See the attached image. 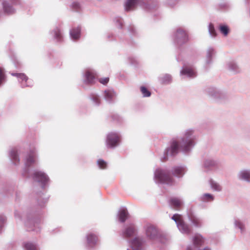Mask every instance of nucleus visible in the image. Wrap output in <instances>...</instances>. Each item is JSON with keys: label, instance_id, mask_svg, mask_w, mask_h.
Returning <instances> with one entry per match:
<instances>
[{"label": "nucleus", "instance_id": "1", "mask_svg": "<svg viewBox=\"0 0 250 250\" xmlns=\"http://www.w3.org/2000/svg\"><path fill=\"white\" fill-rule=\"evenodd\" d=\"M196 138L197 135L194 128H189L185 129L179 140L181 151L185 154L190 152L196 144Z\"/></svg>", "mask_w": 250, "mask_h": 250}, {"label": "nucleus", "instance_id": "2", "mask_svg": "<svg viewBox=\"0 0 250 250\" xmlns=\"http://www.w3.org/2000/svg\"><path fill=\"white\" fill-rule=\"evenodd\" d=\"M14 217L17 222L24 223L29 231H35L37 232L40 231L39 220L33 218L30 213L16 210L14 212Z\"/></svg>", "mask_w": 250, "mask_h": 250}, {"label": "nucleus", "instance_id": "3", "mask_svg": "<svg viewBox=\"0 0 250 250\" xmlns=\"http://www.w3.org/2000/svg\"><path fill=\"white\" fill-rule=\"evenodd\" d=\"M139 5L146 11H152L158 7V3L155 1L152 4L146 3L144 0H126L125 3V9L127 11L134 10L137 6Z\"/></svg>", "mask_w": 250, "mask_h": 250}, {"label": "nucleus", "instance_id": "4", "mask_svg": "<svg viewBox=\"0 0 250 250\" xmlns=\"http://www.w3.org/2000/svg\"><path fill=\"white\" fill-rule=\"evenodd\" d=\"M154 180L157 184H165L172 185L174 184L173 178L170 175L168 170L157 168L154 171Z\"/></svg>", "mask_w": 250, "mask_h": 250}, {"label": "nucleus", "instance_id": "5", "mask_svg": "<svg viewBox=\"0 0 250 250\" xmlns=\"http://www.w3.org/2000/svg\"><path fill=\"white\" fill-rule=\"evenodd\" d=\"M179 150H181L180 142L175 140H172L169 146L166 148L163 156L161 157V161L165 162L168 159V157L175 156L178 153Z\"/></svg>", "mask_w": 250, "mask_h": 250}, {"label": "nucleus", "instance_id": "6", "mask_svg": "<svg viewBox=\"0 0 250 250\" xmlns=\"http://www.w3.org/2000/svg\"><path fill=\"white\" fill-rule=\"evenodd\" d=\"M146 238L153 241L160 237V233L158 229L154 225L150 223L146 224L143 227Z\"/></svg>", "mask_w": 250, "mask_h": 250}, {"label": "nucleus", "instance_id": "7", "mask_svg": "<svg viewBox=\"0 0 250 250\" xmlns=\"http://www.w3.org/2000/svg\"><path fill=\"white\" fill-rule=\"evenodd\" d=\"M121 136L118 132H111L106 135V146L108 148H114L120 143Z\"/></svg>", "mask_w": 250, "mask_h": 250}, {"label": "nucleus", "instance_id": "8", "mask_svg": "<svg viewBox=\"0 0 250 250\" xmlns=\"http://www.w3.org/2000/svg\"><path fill=\"white\" fill-rule=\"evenodd\" d=\"M206 92L209 96L218 101H222L228 97L227 93L224 91L214 87L208 88Z\"/></svg>", "mask_w": 250, "mask_h": 250}, {"label": "nucleus", "instance_id": "9", "mask_svg": "<svg viewBox=\"0 0 250 250\" xmlns=\"http://www.w3.org/2000/svg\"><path fill=\"white\" fill-rule=\"evenodd\" d=\"M32 178L42 188H45L49 182V178L47 175L42 171H35L32 174Z\"/></svg>", "mask_w": 250, "mask_h": 250}, {"label": "nucleus", "instance_id": "10", "mask_svg": "<svg viewBox=\"0 0 250 250\" xmlns=\"http://www.w3.org/2000/svg\"><path fill=\"white\" fill-rule=\"evenodd\" d=\"M171 219L175 222L177 228L182 233L188 234L191 232L190 228L183 221L181 215L175 214L173 215Z\"/></svg>", "mask_w": 250, "mask_h": 250}, {"label": "nucleus", "instance_id": "11", "mask_svg": "<svg viewBox=\"0 0 250 250\" xmlns=\"http://www.w3.org/2000/svg\"><path fill=\"white\" fill-rule=\"evenodd\" d=\"M36 154V151L35 149L30 150L25 159V168L22 173V174L25 177L29 176L28 173L29 170V167L35 163Z\"/></svg>", "mask_w": 250, "mask_h": 250}, {"label": "nucleus", "instance_id": "12", "mask_svg": "<svg viewBox=\"0 0 250 250\" xmlns=\"http://www.w3.org/2000/svg\"><path fill=\"white\" fill-rule=\"evenodd\" d=\"M192 244L188 246L186 250H197L205 242V238L200 234L196 233L192 237Z\"/></svg>", "mask_w": 250, "mask_h": 250}, {"label": "nucleus", "instance_id": "13", "mask_svg": "<svg viewBox=\"0 0 250 250\" xmlns=\"http://www.w3.org/2000/svg\"><path fill=\"white\" fill-rule=\"evenodd\" d=\"M174 40L178 44L181 45L188 41V36L186 31L180 27L177 28L174 34Z\"/></svg>", "mask_w": 250, "mask_h": 250}, {"label": "nucleus", "instance_id": "14", "mask_svg": "<svg viewBox=\"0 0 250 250\" xmlns=\"http://www.w3.org/2000/svg\"><path fill=\"white\" fill-rule=\"evenodd\" d=\"M20 0H12L9 1L8 0H4L2 2V7L4 14L10 15L16 12V9L13 7L12 4H17Z\"/></svg>", "mask_w": 250, "mask_h": 250}, {"label": "nucleus", "instance_id": "15", "mask_svg": "<svg viewBox=\"0 0 250 250\" xmlns=\"http://www.w3.org/2000/svg\"><path fill=\"white\" fill-rule=\"evenodd\" d=\"M180 75L185 77L194 78L196 76V72L193 66L184 63L180 71Z\"/></svg>", "mask_w": 250, "mask_h": 250}, {"label": "nucleus", "instance_id": "16", "mask_svg": "<svg viewBox=\"0 0 250 250\" xmlns=\"http://www.w3.org/2000/svg\"><path fill=\"white\" fill-rule=\"evenodd\" d=\"M96 73L91 69L85 70L83 73V82L84 84H91L94 83Z\"/></svg>", "mask_w": 250, "mask_h": 250}, {"label": "nucleus", "instance_id": "17", "mask_svg": "<svg viewBox=\"0 0 250 250\" xmlns=\"http://www.w3.org/2000/svg\"><path fill=\"white\" fill-rule=\"evenodd\" d=\"M85 238L86 248L88 250L94 249L98 241V236L94 233L89 232L86 235Z\"/></svg>", "mask_w": 250, "mask_h": 250}, {"label": "nucleus", "instance_id": "18", "mask_svg": "<svg viewBox=\"0 0 250 250\" xmlns=\"http://www.w3.org/2000/svg\"><path fill=\"white\" fill-rule=\"evenodd\" d=\"M216 54V50L214 48L209 46L207 48L206 51L205 64L208 66L213 62V59Z\"/></svg>", "mask_w": 250, "mask_h": 250}, {"label": "nucleus", "instance_id": "19", "mask_svg": "<svg viewBox=\"0 0 250 250\" xmlns=\"http://www.w3.org/2000/svg\"><path fill=\"white\" fill-rule=\"evenodd\" d=\"M145 243L146 240L143 237L137 236L131 240V245L134 250H143Z\"/></svg>", "mask_w": 250, "mask_h": 250}, {"label": "nucleus", "instance_id": "20", "mask_svg": "<svg viewBox=\"0 0 250 250\" xmlns=\"http://www.w3.org/2000/svg\"><path fill=\"white\" fill-rule=\"evenodd\" d=\"M19 150L18 148L14 147L9 150V157L12 163L17 165L19 164L20 159L19 157Z\"/></svg>", "mask_w": 250, "mask_h": 250}, {"label": "nucleus", "instance_id": "21", "mask_svg": "<svg viewBox=\"0 0 250 250\" xmlns=\"http://www.w3.org/2000/svg\"><path fill=\"white\" fill-rule=\"evenodd\" d=\"M238 179L242 181L250 183V169L243 168L237 173Z\"/></svg>", "mask_w": 250, "mask_h": 250}, {"label": "nucleus", "instance_id": "22", "mask_svg": "<svg viewBox=\"0 0 250 250\" xmlns=\"http://www.w3.org/2000/svg\"><path fill=\"white\" fill-rule=\"evenodd\" d=\"M137 231V228L133 223L129 224L123 231V236L125 237H130L133 236Z\"/></svg>", "mask_w": 250, "mask_h": 250}, {"label": "nucleus", "instance_id": "23", "mask_svg": "<svg viewBox=\"0 0 250 250\" xmlns=\"http://www.w3.org/2000/svg\"><path fill=\"white\" fill-rule=\"evenodd\" d=\"M11 75L16 77L18 79L19 82L21 83L22 87L29 86L30 84L28 83L27 81L28 77L24 73H12Z\"/></svg>", "mask_w": 250, "mask_h": 250}, {"label": "nucleus", "instance_id": "24", "mask_svg": "<svg viewBox=\"0 0 250 250\" xmlns=\"http://www.w3.org/2000/svg\"><path fill=\"white\" fill-rule=\"evenodd\" d=\"M187 168L185 166H176L172 168V174L178 177H182L187 172Z\"/></svg>", "mask_w": 250, "mask_h": 250}, {"label": "nucleus", "instance_id": "25", "mask_svg": "<svg viewBox=\"0 0 250 250\" xmlns=\"http://www.w3.org/2000/svg\"><path fill=\"white\" fill-rule=\"evenodd\" d=\"M183 200L178 197L172 198L169 201V204L171 207L176 210H179L183 206Z\"/></svg>", "mask_w": 250, "mask_h": 250}, {"label": "nucleus", "instance_id": "26", "mask_svg": "<svg viewBox=\"0 0 250 250\" xmlns=\"http://www.w3.org/2000/svg\"><path fill=\"white\" fill-rule=\"evenodd\" d=\"M188 217L190 222L194 227L200 228L202 226V221L200 218L191 213H188Z\"/></svg>", "mask_w": 250, "mask_h": 250}, {"label": "nucleus", "instance_id": "27", "mask_svg": "<svg viewBox=\"0 0 250 250\" xmlns=\"http://www.w3.org/2000/svg\"><path fill=\"white\" fill-rule=\"evenodd\" d=\"M208 183L210 188L213 191L218 192H221L222 191L223 187L222 185L216 181L210 179L208 181Z\"/></svg>", "mask_w": 250, "mask_h": 250}, {"label": "nucleus", "instance_id": "28", "mask_svg": "<svg viewBox=\"0 0 250 250\" xmlns=\"http://www.w3.org/2000/svg\"><path fill=\"white\" fill-rule=\"evenodd\" d=\"M116 96L115 92L112 89H108L104 91V99L107 102L111 103Z\"/></svg>", "mask_w": 250, "mask_h": 250}, {"label": "nucleus", "instance_id": "29", "mask_svg": "<svg viewBox=\"0 0 250 250\" xmlns=\"http://www.w3.org/2000/svg\"><path fill=\"white\" fill-rule=\"evenodd\" d=\"M50 34L57 42H61L62 41V35L60 29L58 27L55 28L50 32Z\"/></svg>", "mask_w": 250, "mask_h": 250}, {"label": "nucleus", "instance_id": "30", "mask_svg": "<svg viewBox=\"0 0 250 250\" xmlns=\"http://www.w3.org/2000/svg\"><path fill=\"white\" fill-rule=\"evenodd\" d=\"M119 220L123 223L125 222L128 216L127 210L125 208H121L119 209L118 213Z\"/></svg>", "mask_w": 250, "mask_h": 250}, {"label": "nucleus", "instance_id": "31", "mask_svg": "<svg viewBox=\"0 0 250 250\" xmlns=\"http://www.w3.org/2000/svg\"><path fill=\"white\" fill-rule=\"evenodd\" d=\"M217 165V161L210 158L206 159L203 163L204 167L207 168L215 167Z\"/></svg>", "mask_w": 250, "mask_h": 250}, {"label": "nucleus", "instance_id": "32", "mask_svg": "<svg viewBox=\"0 0 250 250\" xmlns=\"http://www.w3.org/2000/svg\"><path fill=\"white\" fill-rule=\"evenodd\" d=\"M81 30L79 27L74 28L70 30V36L73 40H77L80 37Z\"/></svg>", "mask_w": 250, "mask_h": 250}, {"label": "nucleus", "instance_id": "33", "mask_svg": "<svg viewBox=\"0 0 250 250\" xmlns=\"http://www.w3.org/2000/svg\"><path fill=\"white\" fill-rule=\"evenodd\" d=\"M214 200V196L210 193H204L200 197V200L203 202H210Z\"/></svg>", "mask_w": 250, "mask_h": 250}, {"label": "nucleus", "instance_id": "34", "mask_svg": "<svg viewBox=\"0 0 250 250\" xmlns=\"http://www.w3.org/2000/svg\"><path fill=\"white\" fill-rule=\"evenodd\" d=\"M227 66L229 70L233 73H238L240 71V69L237 64L233 61L229 62Z\"/></svg>", "mask_w": 250, "mask_h": 250}, {"label": "nucleus", "instance_id": "35", "mask_svg": "<svg viewBox=\"0 0 250 250\" xmlns=\"http://www.w3.org/2000/svg\"><path fill=\"white\" fill-rule=\"evenodd\" d=\"M23 248L24 250H38L37 245L31 242H25L23 244Z\"/></svg>", "mask_w": 250, "mask_h": 250}, {"label": "nucleus", "instance_id": "36", "mask_svg": "<svg viewBox=\"0 0 250 250\" xmlns=\"http://www.w3.org/2000/svg\"><path fill=\"white\" fill-rule=\"evenodd\" d=\"M159 81L163 84H168L172 81L171 76L169 74H166L159 78Z\"/></svg>", "mask_w": 250, "mask_h": 250}, {"label": "nucleus", "instance_id": "37", "mask_svg": "<svg viewBox=\"0 0 250 250\" xmlns=\"http://www.w3.org/2000/svg\"><path fill=\"white\" fill-rule=\"evenodd\" d=\"M218 30L224 36H227L229 32V26L225 24H220L218 26Z\"/></svg>", "mask_w": 250, "mask_h": 250}, {"label": "nucleus", "instance_id": "38", "mask_svg": "<svg viewBox=\"0 0 250 250\" xmlns=\"http://www.w3.org/2000/svg\"><path fill=\"white\" fill-rule=\"evenodd\" d=\"M234 226L236 228H238L240 229L241 232L242 233L245 230V226L243 223L238 218L234 219Z\"/></svg>", "mask_w": 250, "mask_h": 250}, {"label": "nucleus", "instance_id": "39", "mask_svg": "<svg viewBox=\"0 0 250 250\" xmlns=\"http://www.w3.org/2000/svg\"><path fill=\"white\" fill-rule=\"evenodd\" d=\"M208 30L210 36L214 38L216 36V32L212 23H210L208 26Z\"/></svg>", "mask_w": 250, "mask_h": 250}, {"label": "nucleus", "instance_id": "40", "mask_svg": "<svg viewBox=\"0 0 250 250\" xmlns=\"http://www.w3.org/2000/svg\"><path fill=\"white\" fill-rule=\"evenodd\" d=\"M90 99L96 105H99L100 103L99 96L95 93H92L90 96Z\"/></svg>", "mask_w": 250, "mask_h": 250}, {"label": "nucleus", "instance_id": "41", "mask_svg": "<svg viewBox=\"0 0 250 250\" xmlns=\"http://www.w3.org/2000/svg\"><path fill=\"white\" fill-rule=\"evenodd\" d=\"M140 91L144 97H148L151 95V92L145 86H141Z\"/></svg>", "mask_w": 250, "mask_h": 250}, {"label": "nucleus", "instance_id": "42", "mask_svg": "<svg viewBox=\"0 0 250 250\" xmlns=\"http://www.w3.org/2000/svg\"><path fill=\"white\" fill-rule=\"evenodd\" d=\"M97 164L99 167L101 169H105L106 168L107 164L102 159H99L97 161Z\"/></svg>", "mask_w": 250, "mask_h": 250}, {"label": "nucleus", "instance_id": "43", "mask_svg": "<svg viewBox=\"0 0 250 250\" xmlns=\"http://www.w3.org/2000/svg\"><path fill=\"white\" fill-rule=\"evenodd\" d=\"M5 75L4 74L3 69L0 67V85L2 84L5 81Z\"/></svg>", "mask_w": 250, "mask_h": 250}, {"label": "nucleus", "instance_id": "44", "mask_svg": "<svg viewBox=\"0 0 250 250\" xmlns=\"http://www.w3.org/2000/svg\"><path fill=\"white\" fill-rule=\"evenodd\" d=\"M71 8L75 11H78L80 9L81 6L79 2L75 1L73 2L71 5Z\"/></svg>", "mask_w": 250, "mask_h": 250}, {"label": "nucleus", "instance_id": "45", "mask_svg": "<svg viewBox=\"0 0 250 250\" xmlns=\"http://www.w3.org/2000/svg\"><path fill=\"white\" fill-rule=\"evenodd\" d=\"M6 222V217L2 214L0 215V229L4 226Z\"/></svg>", "mask_w": 250, "mask_h": 250}, {"label": "nucleus", "instance_id": "46", "mask_svg": "<svg viewBox=\"0 0 250 250\" xmlns=\"http://www.w3.org/2000/svg\"><path fill=\"white\" fill-rule=\"evenodd\" d=\"M99 81L103 84H106L109 82V78L108 77L100 78Z\"/></svg>", "mask_w": 250, "mask_h": 250}, {"label": "nucleus", "instance_id": "47", "mask_svg": "<svg viewBox=\"0 0 250 250\" xmlns=\"http://www.w3.org/2000/svg\"><path fill=\"white\" fill-rule=\"evenodd\" d=\"M116 20L117 23V26H118L119 28H121L123 24L122 19L121 18H117Z\"/></svg>", "mask_w": 250, "mask_h": 250}, {"label": "nucleus", "instance_id": "48", "mask_svg": "<svg viewBox=\"0 0 250 250\" xmlns=\"http://www.w3.org/2000/svg\"><path fill=\"white\" fill-rule=\"evenodd\" d=\"M197 250H211V249L209 247H205L204 248H202V249H199Z\"/></svg>", "mask_w": 250, "mask_h": 250}, {"label": "nucleus", "instance_id": "49", "mask_svg": "<svg viewBox=\"0 0 250 250\" xmlns=\"http://www.w3.org/2000/svg\"><path fill=\"white\" fill-rule=\"evenodd\" d=\"M4 14V13L2 12L0 10V17H2V16L3 15V14Z\"/></svg>", "mask_w": 250, "mask_h": 250}, {"label": "nucleus", "instance_id": "50", "mask_svg": "<svg viewBox=\"0 0 250 250\" xmlns=\"http://www.w3.org/2000/svg\"><path fill=\"white\" fill-rule=\"evenodd\" d=\"M168 3L170 5H172V3L171 2H170V0H168V1H167Z\"/></svg>", "mask_w": 250, "mask_h": 250}]
</instances>
